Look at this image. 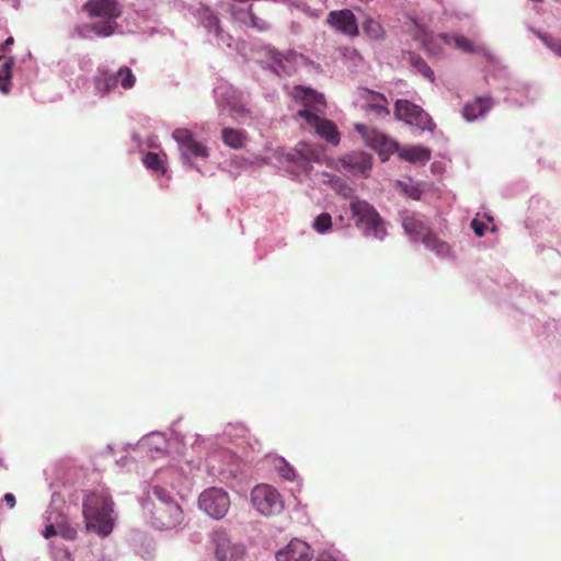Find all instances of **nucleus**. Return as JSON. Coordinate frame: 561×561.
Here are the masks:
<instances>
[{"label": "nucleus", "mask_w": 561, "mask_h": 561, "mask_svg": "<svg viewBox=\"0 0 561 561\" xmlns=\"http://www.w3.org/2000/svg\"><path fill=\"white\" fill-rule=\"evenodd\" d=\"M2 58V55L0 54V59Z\"/></svg>", "instance_id": "nucleus-53"}, {"label": "nucleus", "mask_w": 561, "mask_h": 561, "mask_svg": "<svg viewBox=\"0 0 561 561\" xmlns=\"http://www.w3.org/2000/svg\"><path fill=\"white\" fill-rule=\"evenodd\" d=\"M207 474L213 482H220L229 485L242 472L241 461L238 456L227 449L219 448L208 454L205 462Z\"/></svg>", "instance_id": "nucleus-7"}, {"label": "nucleus", "mask_w": 561, "mask_h": 561, "mask_svg": "<svg viewBox=\"0 0 561 561\" xmlns=\"http://www.w3.org/2000/svg\"><path fill=\"white\" fill-rule=\"evenodd\" d=\"M248 428L243 423H229L224 430V435L231 440L243 439L248 436Z\"/></svg>", "instance_id": "nucleus-41"}, {"label": "nucleus", "mask_w": 561, "mask_h": 561, "mask_svg": "<svg viewBox=\"0 0 561 561\" xmlns=\"http://www.w3.org/2000/svg\"><path fill=\"white\" fill-rule=\"evenodd\" d=\"M423 245L426 250L433 252L438 257L448 260L455 257L450 244L435 236L433 232L427 237Z\"/></svg>", "instance_id": "nucleus-33"}, {"label": "nucleus", "mask_w": 561, "mask_h": 561, "mask_svg": "<svg viewBox=\"0 0 561 561\" xmlns=\"http://www.w3.org/2000/svg\"><path fill=\"white\" fill-rule=\"evenodd\" d=\"M343 60L352 67H358L362 64V56L358 50L351 46L341 48Z\"/></svg>", "instance_id": "nucleus-45"}, {"label": "nucleus", "mask_w": 561, "mask_h": 561, "mask_svg": "<svg viewBox=\"0 0 561 561\" xmlns=\"http://www.w3.org/2000/svg\"><path fill=\"white\" fill-rule=\"evenodd\" d=\"M538 37L550 50L561 57V39L547 34H538Z\"/></svg>", "instance_id": "nucleus-46"}, {"label": "nucleus", "mask_w": 561, "mask_h": 561, "mask_svg": "<svg viewBox=\"0 0 561 561\" xmlns=\"http://www.w3.org/2000/svg\"><path fill=\"white\" fill-rule=\"evenodd\" d=\"M172 138L178 145L179 156L183 167L201 172L195 160H205L209 157L210 150L208 146L198 141L194 133L184 127L175 128L172 131Z\"/></svg>", "instance_id": "nucleus-8"}, {"label": "nucleus", "mask_w": 561, "mask_h": 561, "mask_svg": "<svg viewBox=\"0 0 561 561\" xmlns=\"http://www.w3.org/2000/svg\"><path fill=\"white\" fill-rule=\"evenodd\" d=\"M400 220L405 234L412 242L423 244L433 232L428 219L420 213L402 210Z\"/></svg>", "instance_id": "nucleus-18"}, {"label": "nucleus", "mask_w": 561, "mask_h": 561, "mask_svg": "<svg viewBox=\"0 0 561 561\" xmlns=\"http://www.w3.org/2000/svg\"><path fill=\"white\" fill-rule=\"evenodd\" d=\"M394 114L398 119L421 130L433 131L436 127L431 116L421 106L408 100L396 102Z\"/></svg>", "instance_id": "nucleus-15"}, {"label": "nucleus", "mask_w": 561, "mask_h": 561, "mask_svg": "<svg viewBox=\"0 0 561 561\" xmlns=\"http://www.w3.org/2000/svg\"><path fill=\"white\" fill-rule=\"evenodd\" d=\"M141 161L146 169L151 171L157 176H163L168 171L164 153L148 151L142 156Z\"/></svg>", "instance_id": "nucleus-34"}, {"label": "nucleus", "mask_w": 561, "mask_h": 561, "mask_svg": "<svg viewBox=\"0 0 561 561\" xmlns=\"http://www.w3.org/2000/svg\"><path fill=\"white\" fill-rule=\"evenodd\" d=\"M241 167H244V165H251L252 162L247 160V159H240V163H239Z\"/></svg>", "instance_id": "nucleus-52"}, {"label": "nucleus", "mask_w": 561, "mask_h": 561, "mask_svg": "<svg viewBox=\"0 0 561 561\" xmlns=\"http://www.w3.org/2000/svg\"><path fill=\"white\" fill-rule=\"evenodd\" d=\"M198 19L206 32L215 36L218 46L227 48L232 47L233 38L230 34L224 32L219 16L216 13L208 8H204L201 10Z\"/></svg>", "instance_id": "nucleus-22"}, {"label": "nucleus", "mask_w": 561, "mask_h": 561, "mask_svg": "<svg viewBox=\"0 0 561 561\" xmlns=\"http://www.w3.org/2000/svg\"><path fill=\"white\" fill-rule=\"evenodd\" d=\"M314 551L306 541L294 538L285 547L279 549L276 554V561H311Z\"/></svg>", "instance_id": "nucleus-23"}, {"label": "nucleus", "mask_w": 561, "mask_h": 561, "mask_svg": "<svg viewBox=\"0 0 561 561\" xmlns=\"http://www.w3.org/2000/svg\"><path fill=\"white\" fill-rule=\"evenodd\" d=\"M274 466L283 479L287 481H294L296 479V471L294 467L289 465L284 458L276 459Z\"/></svg>", "instance_id": "nucleus-43"}, {"label": "nucleus", "mask_w": 561, "mask_h": 561, "mask_svg": "<svg viewBox=\"0 0 561 561\" xmlns=\"http://www.w3.org/2000/svg\"><path fill=\"white\" fill-rule=\"evenodd\" d=\"M59 494L54 491L51 494V504L45 512L47 525L43 530V536L46 539H49L53 536H59L66 540H75L77 537V530L69 524L66 515L59 511Z\"/></svg>", "instance_id": "nucleus-11"}, {"label": "nucleus", "mask_w": 561, "mask_h": 561, "mask_svg": "<svg viewBox=\"0 0 561 561\" xmlns=\"http://www.w3.org/2000/svg\"><path fill=\"white\" fill-rule=\"evenodd\" d=\"M302 59L304 56L295 50L280 51L273 46H265L261 50L259 61L263 68L271 70L278 77H290L296 72Z\"/></svg>", "instance_id": "nucleus-9"}, {"label": "nucleus", "mask_w": 561, "mask_h": 561, "mask_svg": "<svg viewBox=\"0 0 561 561\" xmlns=\"http://www.w3.org/2000/svg\"><path fill=\"white\" fill-rule=\"evenodd\" d=\"M280 168H284L294 178L311 175L312 164L321 162V151L307 142H299L294 148L278 147L272 153Z\"/></svg>", "instance_id": "nucleus-5"}, {"label": "nucleus", "mask_w": 561, "mask_h": 561, "mask_svg": "<svg viewBox=\"0 0 561 561\" xmlns=\"http://www.w3.org/2000/svg\"><path fill=\"white\" fill-rule=\"evenodd\" d=\"M13 42H14L13 37H11V36L8 37L4 41V43L2 44V46L0 47V51L4 53L9 48V46H11L13 44Z\"/></svg>", "instance_id": "nucleus-51"}, {"label": "nucleus", "mask_w": 561, "mask_h": 561, "mask_svg": "<svg viewBox=\"0 0 561 561\" xmlns=\"http://www.w3.org/2000/svg\"><path fill=\"white\" fill-rule=\"evenodd\" d=\"M394 152L398 153L401 160H405L410 163H426L431 159V150L424 146H410L405 148H400L398 146V150Z\"/></svg>", "instance_id": "nucleus-31"}, {"label": "nucleus", "mask_w": 561, "mask_h": 561, "mask_svg": "<svg viewBox=\"0 0 561 561\" xmlns=\"http://www.w3.org/2000/svg\"><path fill=\"white\" fill-rule=\"evenodd\" d=\"M342 167L351 172L358 173L363 178L370 175L373 157L363 151H354L341 159Z\"/></svg>", "instance_id": "nucleus-25"}, {"label": "nucleus", "mask_w": 561, "mask_h": 561, "mask_svg": "<svg viewBox=\"0 0 561 561\" xmlns=\"http://www.w3.org/2000/svg\"><path fill=\"white\" fill-rule=\"evenodd\" d=\"M50 552L53 561H72L71 554L67 549L58 548L50 542Z\"/></svg>", "instance_id": "nucleus-47"}, {"label": "nucleus", "mask_w": 561, "mask_h": 561, "mask_svg": "<svg viewBox=\"0 0 561 561\" xmlns=\"http://www.w3.org/2000/svg\"><path fill=\"white\" fill-rule=\"evenodd\" d=\"M288 8L291 11L298 10L311 19H318L321 15V10L311 8L310 5L300 0H291V3H288Z\"/></svg>", "instance_id": "nucleus-44"}, {"label": "nucleus", "mask_w": 561, "mask_h": 561, "mask_svg": "<svg viewBox=\"0 0 561 561\" xmlns=\"http://www.w3.org/2000/svg\"><path fill=\"white\" fill-rule=\"evenodd\" d=\"M198 507L210 518L221 519L229 511L230 496L224 489L208 488L199 494Z\"/></svg>", "instance_id": "nucleus-14"}, {"label": "nucleus", "mask_w": 561, "mask_h": 561, "mask_svg": "<svg viewBox=\"0 0 561 561\" xmlns=\"http://www.w3.org/2000/svg\"><path fill=\"white\" fill-rule=\"evenodd\" d=\"M214 95L221 111L228 110L236 118H242L248 115L247 94L228 82H218L214 88Z\"/></svg>", "instance_id": "nucleus-12"}, {"label": "nucleus", "mask_w": 561, "mask_h": 561, "mask_svg": "<svg viewBox=\"0 0 561 561\" xmlns=\"http://www.w3.org/2000/svg\"><path fill=\"white\" fill-rule=\"evenodd\" d=\"M364 92L365 110L368 114L377 117H386L389 115V103L383 94L370 90H365Z\"/></svg>", "instance_id": "nucleus-29"}, {"label": "nucleus", "mask_w": 561, "mask_h": 561, "mask_svg": "<svg viewBox=\"0 0 561 561\" xmlns=\"http://www.w3.org/2000/svg\"><path fill=\"white\" fill-rule=\"evenodd\" d=\"M181 473L172 468L156 472L153 482L144 489L145 495L140 497L144 516L150 525L160 530L178 527L184 520L183 510L169 491L158 484L164 481L173 489L181 484Z\"/></svg>", "instance_id": "nucleus-2"}, {"label": "nucleus", "mask_w": 561, "mask_h": 561, "mask_svg": "<svg viewBox=\"0 0 561 561\" xmlns=\"http://www.w3.org/2000/svg\"><path fill=\"white\" fill-rule=\"evenodd\" d=\"M409 61H410V65L413 67V69L417 73L422 75L428 81L434 82V80H435L434 71L431 69V67L426 64V61L422 57H420L415 54H410Z\"/></svg>", "instance_id": "nucleus-37"}, {"label": "nucleus", "mask_w": 561, "mask_h": 561, "mask_svg": "<svg viewBox=\"0 0 561 561\" xmlns=\"http://www.w3.org/2000/svg\"><path fill=\"white\" fill-rule=\"evenodd\" d=\"M332 227V218L328 213H321L312 222V228L319 234H325L331 230Z\"/></svg>", "instance_id": "nucleus-42"}, {"label": "nucleus", "mask_w": 561, "mask_h": 561, "mask_svg": "<svg viewBox=\"0 0 561 561\" xmlns=\"http://www.w3.org/2000/svg\"><path fill=\"white\" fill-rule=\"evenodd\" d=\"M350 210L355 227L368 239L385 241L388 237V222L381 217L376 207L362 198L350 202Z\"/></svg>", "instance_id": "nucleus-6"}, {"label": "nucleus", "mask_w": 561, "mask_h": 561, "mask_svg": "<svg viewBox=\"0 0 561 561\" xmlns=\"http://www.w3.org/2000/svg\"><path fill=\"white\" fill-rule=\"evenodd\" d=\"M171 438L164 432L153 431L145 435L138 443L137 446L145 450L150 456L164 454L169 449Z\"/></svg>", "instance_id": "nucleus-26"}, {"label": "nucleus", "mask_w": 561, "mask_h": 561, "mask_svg": "<svg viewBox=\"0 0 561 561\" xmlns=\"http://www.w3.org/2000/svg\"><path fill=\"white\" fill-rule=\"evenodd\" d=\"M294 98L300 100L304 104V108L297 112V117L304 119L305 127L314 130L320 138L329 144L339 145L340 133L335 124L313 113V111H320L324 106L323 95L310 88L296 87Z\"/></svg>", "instance_id": "nucleus-3"}, {"label": "nucleus", "mask_w": 561, "mask_h": 561, "mask_svg": "<svg viewBox=\"0 0 561 561\" xmlns=\"http://www.w3.org/2000/svg\"><path fill=\"white\" fill-rule=\"evenodd\" d=\"M505 100L514 105L525 106L535 102L536 93L530 85L515 82L508 88Z\"/></svg>", "instance_id": "nucleus-28"}, {"label": "nucleus", "mask_w": 561, "mask_h": 561, "mask_svg": "<svg viewBox=\"0 0 561 561\" xmlns=\"http://www.w3.org/2000/svg\"><path fill=\"white\" fill-rule=\"evenodd\" d=\"M364 33L374 41L381 39L385 35L381 23L373 18H366L363 22Z\"/></svg>", "instance_id": "nucleus-38"}, {"label": "nucleus", "mask_w": 561, "mask_h": 561, "mask_svg": "<svg viewBox=\"0 0 561 561\" xmlns=\"http://www.w3.org/2000/svg\"><path fill=\"white\" fill-rule=\"evenodd\" d=\"M79 468L72 459H59L45 470L46 481L50 489L64 486L75 481Z\"/></svg>", "instance_id": "nucleus-20"}, {"label": "nucleus", "mask_w": 561, "mask_h": 561, "mask_svg": "<svg viewBox=\"0 0 561 561\" xmlns=\"http://www.w3.org/2000/svg\"><path fill=\"white\" fill-rule=\"evenodd\" d=\"M314 561H348L347 558L339 551H323L318 554Z\"/></svg>", "instance_id": "nucleus-48"}, {"label": "nucleus", "mask_w": 561, "mask_h": 561, "mask_svg": "<svg viewBox=\"0 0 561 561\" xmlns=\"http://www.w3.org/2000/svg\"><path fill=\"white\" fill-rule=\"evenodd\" d=\"M3 503L9 507L13 508L15 506V496L12 493H7L3 496Z\"/></svg>", "instance_id": "nucleus-50"}, {"label": "nucleus", "mask_w": 561, "mask_h": 561, "mask_svg": "<svg viewBox=\"0 0 561 561\" xmlns=\"http://www.w3.org/2000/svg\"><path fill=\"white\" fill-rule=\"evenodd\" d=\"M222 141L233 149H241L247 142V134L243 130L226 127L221 133Z\"/></svg>", "instance_id": "nucleus-35"}, {"label": "nucleus", "mask_w": 561, "mask_h": 561, "mask_svg": "<svg viewBox=\"0 0 561 561\" xmlns=\"http://www.w3.org/2000/svg\"><path fill=\"white\" fill-rule=\"evenodd\" d=\"M113 73L116 81V88L121 87L124 90H129L136 83L135 75L133 73L131 69L126 66L121 67L116 72Z\"/></svg>", "instance_id": "nucleus-36"}, {"label": "nucleus", "mask_w": 561, "mask_h": 561, "mask_svg": "<svg viewBox=\"0 0 561 561\" xmlns=\"http://www.w3.org/2000/svg\"><path fill=\"white\" fill-rule=\"evenodd\" d=\"M409 32L415 41H419L428 55L433 57H442L444 47L446 46L440 39V34L435 35L428 31L427 25L416 16L408 15Z\"/></svg>", "instance_id": "nucleus-16"}, {"label": "nucleus", "mask_w": 561, "mask_h": 561, "mask_svg": "<svg viewBox=\"0 0 561 561\" xmlns=\"http://www.w3.org/2000/svg\"><path fill=\"white\" fill-rule=\"evenodd\" d=\"M319 175L321 176V181L323 183L332 186V188L335 190L341 196L348 198L351 202L354 198H358L355 195L354 190L340 176L328 173L325 171L321 172Z\"/></svg>", "instance_id": "nucleus-32"}, {"label": "nucleus", "mask_w": 561, "mask_h": 561, "mask_svg": "<svg viewBox=\"0 0 561 561\" xmlns=\"http://www.w3.org/2000/svg\"><path fill=\"white\" fill-rule=\"evenodd\" d=\"M250 500L255 511L263 516L278 515L285 507L283 495L267 483L255 485L251 490Z\"/></svg>", "instance_id": "nucleus-10"}, {"label": "nucleus", "mask_w": 561, "mask_h": 561, "mask_svg": "<svg viewBox=\"0 0 561 561\" xmlns=\"http://www.w3.org/2000/svg\"><path fill=\"white\" fill-rule=\"evenodd\" d=\"M116 89L114 73L99 68L93 77V92L100 98L106 96Z\"/></svg>", "instance_id": "nucleus-30"}, {"label": "nucleus", "mask_w": 561, "mask_h": 561, "mask_svg": "<svg viewBox=\"0 0 561 561\" xmlns=\"http://www.w3.org/2000/svg\"><path fill=\"white\" fill-rule=\"evenodd\" d=\"M471 227L474 231V233L478 236V237H482L484 236L485 233V229H486V226L484 222L478 220V219H472L471 221Z\"/></svg>", "instance_id": "nucleus-49"}, {"label": "nucleus", "mask_w": 561, "mask_h": 561, "mask_svg": "<svg viewBox=\"0 0 561 561\" xmlns=\"http://www.w3.org/2000/svg\"><path fill=\"white\" fill-rule=\"evenodd\" d=\"M14 58L10 57L0 67V92L8 94L11 85V68L13 66Z\"/></svg>", "instance_id": "nucleus-40"}, {"label": "nucleus", "mask_w": 561, "mask_h": 561, "mask_svg": "<svg viewBox=\"0 0 561 561\" xmlns=\"http://www.w3.org/2000/svg\"><path fill=\"white\" fill-rule=\"evenodd\" d=\"M229 4L228 11L231 20L244 27L255 30L257 32H266L271 28V24L256 16L252 5H243V2Z\"/></svg>", "instance_id": "nucleus-21"}, {"label": "nucleus", "mask_w": 561, "mask_h": 561, "mask_svg": "<svg viewBox=\"0 0 561 561\" xmlns=\"http://www.w3.org/2000/svg\"><path fill=\"white\" fill-rule=\"evenodd\" d=\"M440 39L448 47H454L465 54L483 56L486 60L499 62L497 57L482 43L471 41L459 33H442Z\"/></svg>", "instance_id": "nucleus-19"}, {"label": "nucleus", "mask_w": 561, "mask_h": 561, "mask_svg": "<svg viewBox=\"0 0 561 561\" xmlns=\"http://www.w3.org/2000/svg\"><path fill=\"white\" fill-rule=\"evenodd\" d=\"M82 11L89 21H77L68 31L72 39L91 41L105 38L115 34L126 33H152L154 27L148 13L134 11L127 13L123 22L118 19L123 15V4L119 0H88Z\"/></svg>", "instance_id": "nucleus-1"}, {"label": "nucleus", "mask_w": 561, "mask_h": 561, "mask_svg": "<svg viewBox=\"0 0 561 561\" xmlns=\"http://www.w3.org/2000/svg\"><path fill=\"white\" fill-rule=\"evenodd\" d=\"M215 558L217 561H241L247 554V547L234 540L225 529H215L211 534Z\"/></svg>", "instance_id": "nucleus-13"}, {"label": "nucleus", "mask_w": 561, "mask_h": 561, "mask_svg": "<svg viewBox=\"0 0 561 561\" xmlns=\"http://www.w3.org/2000/svg\"><path fill=\"white\" fill-rule=\"evenodd\" d=\"M82 514L88 531L100 537H106L113 531V502L107 490L96 489L87 494Z\"/></svg>", "instance_id": "nucleus-4"}, {"label": "nucleus", "mask_w": 561, "mask_h": 561, "mask_svg": "<svg viewBox=\"0 0 561 561\" xmlns=\"http://www.w3.org/2000/svg\"><path fill=\"white\" fill-rule=\"evenodd\" d=\"M398 187L401 188V191L408 195L410 198L414 201L421 199L423 195V190L421 187L420 183L414 182L411 178L408 179V181H397Z\"/></svg>", "instance_id": "nucleus-39"}, {"label": "nucleus", "mask_w": 561, "mask_h": 561, "mask_svg": "<svg viewBox=\"0 0 561 561\" xmlns=\"http://www.w3.org/2000/svg\"><path fill=\"white\" fill-rule=\"evenodd\" d=\"M493 104V99L490 95L478 96L472 102H469L463 106L462 117L467 122H474L480 118H484Z\"/></svg>", "instance_id": "nucleus-27"}, {"label": "nucleus", "mask_w": 561, "mask_h": 561, "mask_svg": "<svg viewBox=\"0 0 561 561\" xmlns=\"http://www.w3.org/2000/svg\"><path fill=\"white\" fill-rule=\"evenodd\" d=\"M355 129L362 135L365 145L377 151L382 161H387L398 150V144L377 129L364 124H356Z\"/></svg>", "instance_id": "nucleus-17"}, {"label": "nucleus", "mask_w": 561, "mask_h": 561, "mask_svg": "<svg viewBox=\"0 0 561 561\" xmlns=\"http://www.w3.org/2000/svg\"><path fill=\"white\" fill-rule=\"evenodd\" d=\"M327 23L346 36L355 37L358 35L356 16L348 9L331 11L327 18Z\"/></svg>", "instance_id": "nucleus-24"}]
</instances>
